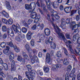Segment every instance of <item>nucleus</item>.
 <instances>
[{
	"instance_id": "1a4fd4ad",
	"label": "nucleus",
	"mask_w": 80,
	"mask_h": 80,
	"mask_svg": "<svg viewBox=\"0 0 80 80\" xmlns=\"http://www.w3.org/2000/svg\"><path fill=\"white\" fill-rule=\"evenodd\" d=\"M45 2L46 3L47 7L48 9H51V3L50 0H45Z\"/></svg>"
},
{
	"instance_id": "bf43d9fd",
	"label": "nucleus",
	"mask_w": 80,
	"mask_h": 80,
	"mask_svg": "<svg viewBox=\"0 0 80 80\" xmlns=\"http://www.w3.org/2000/svg\"><path fill=\"white\" fill-rule=\"evenodd\" d=\"M38 10L39 11L40 13H41V15H43V12L41 10V9L40 8H38Z\"/></svg>"
},
{
	"instance_id": "5fc2aeb1",
	"label": "nucleus",
	"mask_w": 80,
	"mask_h": 80,
	"mask_svg": "<svg viewBox=\"0 0 80 80\" xmlns=\"http://www.w3.org/2000/svg\"><path fill=\"white\" fill-rule=\"evenodd\" d=\"M59 9L60 10H63V6L62 5H61L59 7Z\"/></svg>"
},
{
	"instance_id": "b1692460",
	"label": "nucleus",
	"mask_w": 80,
	"mask_h": 80,
	"mask_svg": "<svg viewBox=\"0 0 80 80\" xmlns=\"http://www.w3.org/2000/svg\"><path fill=\"white\" fill-rule=\"evenodd\" d=\"M36 25L37 26H38V27H39V26H40V29L41 30H42V29L43 28V27H44L43 24H40L39 23H36Z\"/></svg>"
},
{
	"instance_id": "7ed1b4c3",
	"label": "nucleus",
	"mask_w": 80,
	"mask_h": 80,
	"mask_svg": "<svg viewBox=\"0 0 80 80\" xmlns=\"http://www.w3.org/2000/svg\"><path fill=\"white\" fill-rule=\"evenodd\" d=\"M56 28L57 29V30H58V31H57V29H55L56 32L59 35V36H60V35L61 36H62V38L63 39V40L64 42L65 43H67V40H66V38H65V36L63 35V34L62 33H60V32H61V30L58 27V26H56Z\"/></svg>"
},
{
	"instance_id": "a18cd8bd",
	"label": "nucleus",
	"mask_w": 80,
	"mask_h": 80,
	"mask_svg": "<svg viewBox=\"0 0 80 80\" xmlns=\"http://www.w3.org/2000/svg\"><path fill=\"white\" fill-rule=\"evenodd\" d=\"M57 15H58V14H57V12H53L52 13V14H51V16H52V17H55V16Z\"/></svg>"
},
{
	"instance_id": "a878e982",
	"label": "nucleus",
	"mask_w": 80,
	"mask_h": 80,
	"mask_svg": "<svg viewBox=\"0 0 80 80\" xmlns=\"http://www.w3.org/2000/svg\"><path fill=\"white\" fill-rule=\"evenodd\" d=\"M3 53L6 55H10V52L9 50H4L3 51Z\"/></svg>"
},
{
	"instance_id": "f3484780",
	"label": "nucleus",
	"mask_w": 80,
	"mask_h": 80,
	"mask_svg": "<svg viewBox=\"0 0 80 80\" xmlns=\"http://www.w3.org/2000/svg\"><path fill=\"white\" fill-rule=\"evenodd\" d=\"M45 33L47 36H49L50 34V31L48 28H46L44 30Z\"/></svg>"
},
{
	"instance_id": "ea45409f",
	"label": "nucleus",
	"mask_w": 80,
	"mask_h": 80,
	"mask_svg": "<svg viewBox=\"0 0 80 80\" xmlns=\"http://www.w3.org/2000/svg\"><path fill=\"white\" fill-rule=\"evenodd\" d=\"M22 54L24 58H27V59H28V57L27 55V54H26L25 52H22Z\"/></svg>"
},
{
	"instance_id": "de8ad7c7",
	"label": "nucleus",
	"mask_w": 80,
	"mask_h": 80,
	"mask_svg": "<svg viewBox=\"0 0 80 80\" xmlns=\"http://www.w3.org/2000/svg\"><path fill=\"white\" fill-rule=\"evenodd\" d=\"M72 70V66L70 65H69L67 68V70L68 71H70Z\"/></svg>"
},
{
	"instance_id": "4c0bfd02",
	"label": "nucleus",
	"mask_w": 80,
	"mask_h": 80,
	"mask_svg": "<svg viewBox=\"0 0 80 80\" xmlns=\"http://www.w3.org/2000/svg\"><path fill=\"white\" fill-rule=\"evenodd\" d=\"M30 43L32 46H34L35 45V40L33 39H32L30 41Z\"/></svg>"
},
{
	"instance_id": "2f4dec72",
	"label": "nucleus",
	"mask_w": 80,
	"mask_h": 80,
	"mask_svg": "<svg viewBox=\"0 0 80 80\" xmlns=\"http://www.w3.org/2000/svg\"><path fill=\"white\" fill-rule=\"evenodd\" d=\"M61 27L62 29H65L66 28V26H65V22H62L61 25Z\"/></svg>"
},
{
	"instance_id": "c756f323",
	"label": "nucleus",
	"mask_w": 80,
	"mask_h": 80,
	"mask_svg": "<svg viewBox=\"0 0 80 80\" xmlns=\"http://www.w3.org/2000/svg\"><path fill=\"white\" fill-rule=\"evenodd\" d=\"M26 48L27 51H28V52L32 51V50L31 49V48H30V46H29V45H28V44L26 45Z\"/></svg>"
},
{
	"instance_id": "423d86ee",
	"label": "nucleus",
	"mask_w": 80,
	"mask_h": 80,
	"mask_svg": "<svg viewBox=\"0 0 80 80\" xmlns=\"http://www.w3.org/2000/svg\"><path fill=\"white\" fill-rule=\"evenodd\" d=\"M26 76L29 80H33V78L32 76V75L30 74V72H26Z\"/></svg>"
},
{
	"instance_id": "aec40b11",
	"label": "nucleus",
	"mask_w": 80,
	"mask_h": 80,
	"mask_svg": "<svg viewBox=\"0 0 80 80\" xmlns=\"http://www.w3.org/2000/svg\"><path fill=\"white\" fill-rule=\"evenodd\" d=\"M8 33H10V35L11 37H14V33H13V32L12 30L11 29H10L8 31Z\"/></svg>"
},
{
	"instance_id": "412c9836",
	"label": "nucleus",
	"mask_w": 80,
	"mask_h": 80,
	"mask_svg": "<svg viewBox=\"0 0 80 80\" xmlns=\"http://www.w3.org/2000/svg\"><path fill=\"white\" fill-rule=\"evenodd\" d=\"M2 65L3 67L5 70H8V65L6 63H2Z\"/></svg>"
},
{
	"instance_id": "dca6fc26",
	"label": "nucleus",
	"mask_w": 80,
	"mask_h": 80,
	"mask_svg": "<svg viewBox=\"0 0 80 80\" xmlns=\"http://www.w3.org/2000/svg\"><path fill=\"white\" fill-rule=\"evenodd\" d=\"M2 15V16H3L4 17H6V18H8L9 17V15L5 11H3L1 13Z\"/></svg>"
},
{
	"instance_id": "4d7b16f0",
	"label": "nucleus",
	"mask_w": 80,
	"mask_h": 80,
	"mask_svg": "<svg viewBox=\"0 0 80 80\" xmlns=\"http://www.w3.org/2000/svg\"><path fill=\"white\" fill-rule=\"evenodd\" d=\"M6 8L8 9V10H10L11 9V6L10 5V4L8 5L7 6H6Z\"/></svg>"
},
{
	"instance_id": "49530a36",
	"label": "nucleus",
	"mask_w": 80,
	"mask_h": 80,
	"mask_svg": "<svg viewBox=\"0 0 80 80\" xmlns=\"http://www.w3.org/2000/svg\"><path fill=\"white\" fill-rule=\"evenodd\" d=\"M69 74L67 73L66 74V76H65V80H69Z\"/></svg>"
},
{
	"instance_id": "4be33fe9",
	"label": "nucleus",
	"mask_w": 80,
	"mask_h": 80,
	"mask_svg": "<svg viewBox=\"0 0 80 80\" xmlns=\"http://www.w3.org/2000/svg\"><path fill=\"white\" fill-rule=\"evenodd\" d=\"M7 44L8 45H9V46H10L11 47H13L14 48L15 50L16 48H17V47H16V46L15 45H13V43L12 42H8L7 43Z\"/></svg>"
},
{
	"instance_id": "473e14b6",
	"label": "nucleus",
	"mask_w": 80,
	"mask_h": 80,
	"mask_svg": "<svg viewBox=\"0 0 80 80\" xmlns=\"http://www.w3.org/2000/svg\"><path fill=\"white\" fill-rule=\"evenodd\" d=\"M7 26L5 25L3 26L2 27V31L3 32H7Z\"/></svg>"
},
{
	"instance_id": "0e129e2a",
	"label": "nucleus",
	"mask_w": 80,
	"mask_h": 80,
	"mask_svg": "<svg viewBox=\"0 0 80 80\" xmlns=\"http://www.w3.org/2000/svg\"><path fill=\"white\" fill-rule=\"evenodd\" d=\"M77 79L78 80H80V73H79L78 74L77 76Z\"/></svg>"
},
{
	"instance_id": "5701e85b",
	"label": "nucleus",
	"mask_w": 80,
	"mask_h": 80,
	"mask_svg": "<svg viewBox=\"0 0 80 80\" xmlns=\"http://www.w3.org/2000/svg\"><path fill=\"white\" fill-rule=\"evenodd\" d=\"M9 56V60L11 62V61H12L13 60V58H14V54L13 53H11Z\"/></svg>"
},
{
	"instance_id": "9d476101",
	"label": "nucleus",
	"mask_w": 80,
	"mask_h": 80,
	"mask_svg": "<svg viewBox=\"0 0 80 80\" xmlns=\"http://www.w3.org/2000/svg\"><path fill=\"white\" fill-rule=\"evenodd\" d=\"M18 60L19 62H22V64L23 65L25 63V59H22V57L20 56H18Z\"/></svg>"
},
{
	"instance_id": "864d4df0",
	"label": "nucleus",
	"mask_w": 80,
	"mask_h": 80,
	"mask_svg": "<svg viewBox=\"0 0 80 80\" xmlns=\"http://www.w3.org/2000/svg\"><path fill=\"white\" fill-rule=\"evenodd\" d=\"M1 75L3 78H5V77H6V75L3 73L2 72H1Z\"/></svg>"
},
{
	"instance_id": "680f3d73",
	"label": "nucleus",
	"mask_w": 80,
	"mask_h": 80,
	"mask_svg": "<svg viewBox=\"0 0 80 80\" xmlns=\"http://www.w3.org/2000/svg\"><path fill=\"white\" fill-rule=\"evenodd\" d=\"M66 37L68 39H69L70 38V35L68 34H66Z\"/></svg>"
},
{
	"instance_id": "f03ea898",
	"label": "nucleus",
	"mask_w": 80,
	"mask_h": 80,
	"mask_svg": "<svg viewBox=\"0 0 80 80\" xmlns=\"http://www.w3.org/2000/svg\"><path fill=\"white\" fill-rule=\"evenodd\" d=\"M73 43L74 44H77L78 47H80V37H79V34H77L74 36L73 38Z\"/></svg>"
},
{
	"instance_id": "79ce46f5",
	"label": "nucleus",
	"mask_w": 80,
	"mask_h": 80,
	"mask_svg": "<svg viewBox=\"0 0 80 80\" xmlns=\"http://www.w3.org/2000/svg\"><path fill=\"white\" fill-rule=\"evenodd\" d=\"M5 46H6V43L5 42H2L1 44V47L2 48H4V47H5Z\"/></svg>"
},
{
	"instance_id": "603ef678",
	"label": "nucleus",
	"mask_w": 80,
	"mask_h": 80,
	"mask_svg": "<svg viewBox=\"0 0 80 80\" xmlns=\"http://www.w3.org/2000/svg\"><path fill=\"white\" fill-rule=\"evenodd\" d=\"M52 42L51 41H49L47 40L45 41V43L46 44H48V43H50V44H51Z\"/></svg>"
},
{
	"instance_id": "a19ab883",
	"label": "nucleus",
	"mask_w": 80,
	"mask_h": 80,
	"mask_svg": "<svg viewBox=\"0 0 80 80\" xmlns=\"http://www.w3.org/2000/svg\"><path fill=\"white\" fill-rule=\"evenodd\" d=\"M63 49H64V53L68 57V52H67V49H66L65 48H63Z\"/></svg>"
},
{
	"instance_id": "6e6552de",
	"label": "nucleus",
	"mask_w": 80,
	"mask_h": 80,
	"mask_svg": "<svg viewBox=\"0 0 80 80\" xmlns=\"http://www.w3.org/2000/svg\"><path fill=\"white\" fill-rule=\"evenodd\" d=\"M15 61L13 60L11 63V71H14L16 70V68H15Z\"/></svg>"
},
{
	"instance_id": "9b49d317",
	"label": "nucleus",
	"mask_w": 80,
	"mask_h": 80,
	"mask_svg": "<svg viewBox=\"0 0 80 80\" xmlns=\"http://www.w3.org/2000/svg\"><path fill=\"white\" fill-rule=\"evenodd\" d=\"M26 38L28 40H31V38H32V33L31 31H29L28 33L26 35Z\"/></svg>"
},
{
	"instance_id": "58836bf2",
	"label": "nucleus",
	"mask_w": 80,
	"mask_h": 80,
	"mask_svg": "<svg viewBox=\"0 0 80 80\" xmlns=\"http://www.w3.org/2000/svg\"><path fill=\"white\" fill-rule=\"evenodd\" d=\"M2 21L4 23L8 24V21L6 19L3 18H2Z\"/></svg>"
},
{
	"instance_id": "f257e3e1",
	"label": "nucleus",
	"mask_w": 80,
	"mask_h": 80,
	"mask_svg": "<svg viewBox=\"0 0 80 80\" xmlns=\"http://www.w3.org/2000/svg\"><path fill=\"white\" fill-rule=\"evenodd\" d=\"M12 28L15 33H18V35L15 38V40L18 42H20L22 40L23 38H25V35L21 32L20 27L18 24L13 25Z\"/></svg>"
},
{
	"instance_id": "c9c22d12",
	"label": "nucleus",
	"mask_w": 80,
	"mask_h": 80,
	"mask_svg": "<svg viewBox=\"0 0 80 80\" xmlns=\"http://www.w3.org/2000/svg\"><path fill=\"white\" fill-rule=\"evenodd\" d=\"M41 7H42V8L43 9L44 11H45L46 12H47V9H46V6H45V5L43 4H42Z\"/></svg>"
},
{
	"instance_id": "338daca9",
	"label": "nucleus",
	"mask_w": 80,
	"mask_h": 80,
	"mask_svg": "<svg viewBox=\"0 0 80 80\" xmlns=\"http://www.w3.org/2000/svg\"><path fill=\"white\" fill-rule=\"evenodd\" d=\"M18 78L19 79L18 80H22V76H21L19 75L18 76Z\"/></svg>"
},
{
	"instance_id": "cd10ccee",
	"label": "nucleus",
	"mask_w": 80,
	"mask_h": 80,
	"mask_svg": "<svg viewBox=\"0 0 80 80\" xmlns=\"http://www.w3.org/2000/svg\"><path fill=\"white\" fill-rule=\"evenodd\" d=\"M62 52L60 51H57L56 53V56L58 58H60V57H62Z\"/></svg>"
},
{
	"instance_id": "e2e57ef3",
	"label": "nucleus",
	"mask_w": 80,
	"mask_h": 80,
	"mask_svg": "<svg viewBox=\"0 0 80 80\" xmlns=\"http://www.w3.org/2000/svg\"><path fill=\"white\" fill-rule=\"evenodd\" d=\"M76 28H78V27H80V22H79L78 24H76Z\"/></svg>"
},
{
	"instance_id": "37998d69",
	"label": "nucleus",
	"mask_w": 80,
	"mask_h": 80,
	"mask_svg": "<svg viewBox=\"0 0 80 80\" xmlns=\"http://www.w3.org/2000/svg\"><path fill=\"white\" fill-rule=\"evenodd\" d=\"M22 31L23 33H26L27 32V28L25 27H23L22 28Z\"/></svg>"
},
{
	"instance_id": "6e6d98bb",
	"label": "nucleus",
	"mask_w": 80,
	"mask_h": 80,
	"mask_svg": "<svg viewBox=\"0 0 80 80\" xmlns=\"http://www.w3.org/2000/svg\"><path fill=\"white\" fill-rule=\"evenodd\" d=\"M31 63H32V64H33L35 63V61L34 59H33V58L31 59Z\"/></svg>"
},
{
	"instance_id": "c03bdc74",
	"label": "nucleus",
	"mask_w": 80,
	"mask_h": 80,
	"mask_svg": "<svg viewBox=\"0 0 80 80\" xmlns=\"http://www.w3.org/2000/svg\"><path fill=\"white\" fill-rule=\"evenodd\" d=\"M36 5V4L35 2H31L30 4V7H35V6Z\"/></svg>"
},
{
	"instance_id": "09e8293b",
	"label": "nucleus",
	"mask_w": 80,
	"mask_h": 80,
	"mask_svg": "<svg viewBox=\"0 0 80 80\" xmlns=\"http://www.w3.org/2000/svg\"><path fill=\"white\" fill-rule=\"evenodd\" d=\"M32 30H36L37 29V24L36 25H34L32 28Z\"/></svg>"
},
{
	"instance_id": "72a5a7b5",
	"label": "nucleus",
	"mask_w": 80,
	"mask_h": 80,
	"mask_svg": "<svg viewBox=\"0 0 80 80\" xmlns=\"http://www.w3.org/2000/svg\"><path fill=\"white\" fill-rule=\"evenodd\" d=\"M43 70L45 72V73H48V72H49V68L44 67L43 68Z\"/></svg>"
},
{
	"instance_id": "39448f33",
	"label": "nucleus",
	"mask_w": 80,
	"mask_h": 80,
	"mask_svg": "<svg viewBox=\"0 0 80 80\" xmlns=\"http://www.w3.org/2000/svg\"><path fill=\"white\" fill-rule=\"evenodd\" d=\"M46 60L47 63H51V58H50V55L49 53H47V54Z\"/></svg>"
},
{
	"instance_id": "052dcab7",
	"label": "nucleus",
	"mask_w": 80,
	"mask_h": 80,
	"mask_svg": "<svg viewBox=\"0 0 80 80\" xmlns=\"http://www.w3.org/2000/svg\"><path fill=\"white\" fill-rule=\"evenodd\" d=\"M54 18H56V20H58V19L60 18V17L58 15V14L56 15V16H55Z\"/></svg>"
},
{
	"instance_id": "f704fd0d",
	"label": "nucleus",
	"mask_w": 80,
	"mask_h": 80,
	"mask_svg": "<svg viewBox=\"0 0 80 80\" xmlns=\"http://www.w3.org/2000/svg\"><path fill=\"white\" fill-rule=\"evenodd\" d=\"M13 23V19H9L8 20V24H9V25H12Z\"/></svg>"
},
{
	"instance_id": "3c124183",
	"label": "nucleus",
	"mask_w": 80,
	"mask_h": 80,
	"mask_svg": "<svg viewBox=\"0 0 80 80\" xmlns=\"http://www.w3.org/2000/svg\"><path fill=\"white\" fill-rule=\"evenodd\" d=\"M65 22H66L67 24L69 23H70V18H67L65 21Z\"/></svg>"
},
{
	"instance_id": "7c9ffc66",
	"label": "nucleus",
	"mask_w": 80,
	"mask_h": 80,
	"mask_svg": "<svg viewBox=\"0 0 80 80\" xmlns=\"http://www.w3.org/2000/svg\"><path fill=\"white\" fill-rule=\"evenodd\" d=\"M13 16L14 17L18 18L19 17H20V14L18 13V12H16L14 13Z\"/></svg>"
},
{
	"instance_id": "20e7f679",
	"label": "nucleus",
	"mask_w": 80,
	"mask_h": 80,
	"mask_svg": "<svg viewBox=\"0 0 80 80\" xmlns=\"http://www.w3.org/2000/svg\"><path fill=\"white\" fill-rule=\"evenodd\" d=\"M27 68H28V71L29 72L31 73H32V75H35V73L32 72V71L33 70V68H32V66L28 64L26 65Z\"/></svg>"
},
{
	"instance_id": "4468645a",
	"label": "nucleus",
	"mask_w": 80,
	"mask_h": 80,
	"mask_svg": "<svg viewBox=\"0 0 80 80\" xmlns=\"http://www.w3.org/2000/svg\"><path fill=\"white\" fill-rule=\"evenodd\" d=\"M37 13L36 12H32L30 16L33 19L36 18H37Z\"/></svg>"
},
{
	"instance_id": "bb28decb",
	"label": "nucleus",
	"mask_w": 80,
	"mask_h": 80,
	"mask_svg": "<svg viewBox=\"0 0 80 80\" xmlns=\"http://www.w3.org/2000/svg\"><path fill=\"white\" fill-rule=\"evenodd\" d=\"M33 60H34L35 61H36L37 63H39V60H38V58H37V57L35 55H34L33 56Z\"/></svg>"
},
{
	"instance_id": "393cba45",
	"label": "nucleus",
	"mask_w": 80,
	"mask_h": 80,
	"mask_svg": "<svg viewBox=\"0 0 80 80\" xmlns=\"http://www.w3.org/2000/svg\"><path fill=\"white\" fill-rule=\"evenodd\" d=\"M50 45L51 48L53 49H55L56 48V45L54 42H52V43L50 44Z\"/></svg>"
},
{
	"instance_id": "a211bd4d",
	"label": "nucleus",
	"mask_w": 80,
	"mask_h": 80,
	"mask_svg": "<svg viewBox=\"0 0 80 80\" xmlns=\"http://www.w3.org/2000/svg\"><path fill=\"white\" fill-rule=\"evenodd\" d=\"M63 63L65 65H68V64H69V60L67 58H65L63 62Z\"/></svg>"
},
{
	"instance_id": "6ab92c4d",
	"label": "nucleus",
	"mask_w": 80,
	"mask_h": 80,
	"mask_svg": "<svg viewBox=\"0 0 80 80\" xmlns=\"http://www.w3.org/2000/svg\"><path fill=\"white\" fill-rule=\"evenodd\" d=\"M75 73V68H73L69 76L71 78L72 77H75V75L74 74Z\"/></svg>"
},
{
	"instance_id": "2eb2a0df",
	"label": "nucleus",
	"mask_w": 80,
	"mask_h": 80,
	"mask_svg": "<svg viewBox=\"0 0 80 80\" xmlns=\"http://www.w3.org/2000/svg\"><path fill=\"white\" fill-rule=\"evenodd\" d=\"M70 26L71 27H72V30H73V28H77L76 25H75V22H72L70 24Z\"/></svg>"
},
{
	"instance_id": "c85d7f7f",
	"label": "nucleus",
	"mask_w": 80,
	"mask_h": 80,
	"mask_svg": "<svg viewBox=\"0 0 80 80\" xmlns=\"http://www.w3.org/2000/svg\"><path fill=\"white\" fill-rule=\"evenodd\" d=\"M40 18V15H37V17L36 18V19L34 20V23H36V22H38V20H39V19Z\"/></svg>"
},
{
	"instance_id": "13d9d810",
	"label": "nucleus",
	"mask_w": 80,
	"mask_h": 80,
	"mask_svg": "<svg viewBox=\"0 0 80 80\" xmlns=\"http://www.w3.org/2000/svg\"><path fill=\"white\" fill-rule=\"evenodd\" d=\"M7 33H5L3 35V38L4 39H5L7 38Z\"/></svg>"
},
{
	"instance_id": "0eeeda50",
	"label": "nucleus",
	"mask_w": 80,
	"mask_h": 80,
	"mask_svg": "<svg viewBox=\"0 0 80 80\" xmlns=\"http://www.w3.org/2000/svg\"><path fill=\"white\" fill-rule=\"evenodd\" d=\"M61 67V64H58L56 65H53V68H52V69L53 71L55 70H57L58 68H60Z\"/></svg>"
},
{
	"instance_id": "774afa93",
	"label": "nucleus",
	"mask_w": 80,
	"mask_h": 80,
	"mask_svg": "<svg viewBox=\"0 0 80 80\" xmlns=\"http://www.w3.org/2000/svg\"><path fill=\"white\" fill-rule=\"evenodd\" d=\"M32 52L33 53H37V50L36 49H33L32 51Z\"/></svg>"
},
{
	"instance_id": "e433bc0d",
	"label": "nucleus",
	"mask_w": 80,
	"mask_h": 80,
	"mask_svg": "<svg viewBox=\"0 0 80 80\" xmlns=\"http://www.w3.org/2000/svg\"><path fill=\"white\" fill-rule=\"evenodd\" d=\"M25 8L26 10H28L30 8L32 9V8H30V6L28 4H26L25 5Z\"/></svg>"
},
{
	"instance_id": "ddd939ff",
	"label": "nucleus",
	"mask_w": 80,
	"mask_h": 80,
	"mask_svg": "<svg viewBox=\"0 0 80 80\" xmlns=\"http://www.w3.org/2000/svg\"><path fill=\"white\" fill-rule=\"evenodd\" d=\"M52 5L54 8H57V7H58V2H52Z\"/></svg>"
},
{
	"instance_id": "8fccbe9b",
	"label": "nucleus",
	"mask_w": 80,
	"mask_h": 80,
	"mask_svg": "<svg viewBox=\"0 0 80 80\" xmlns=\"http://www.w3.org/2000/svg\"><path fill=\"white\" fill-rule=\"evenodd\" d=\"M69 49H70V51L72 53H73V49H72V46L70 45V44L69 45Z\"/></svg>"
},
{
	"instance_id": "f8f14e48",
	"label": "nucleus",
	"mask_w": 80,
	"mask_h": 80,
	"mask_svg": "<svg viewBox=\"0 0 80 80\" xmlns=\"http://www.w3.org/2000/svg\"><path fill=\"white\" fill-rule=\"evenodd\" d=\"M72 9V6H69V7L65 8L64 10L66 13H68L69 12H70Z\"/></svg>"
},
{
	"instance_id": "69168bd1",
	"label": "nucleus",
	"mask_w": 80,
	"mask_h": 80,
	"mask_svg": "<svg viewBox=\"0 0 80 80\" xmlns=\"http://www.w3.org/2000/svg\"><path fill=\"white\" fill-rule=\"evenodd\" d=\"M76 12H77V11L76 10L72 11L71 12V14H72V15H73V14H74V13H75Z\"/></svg>"
}]
</instances>
